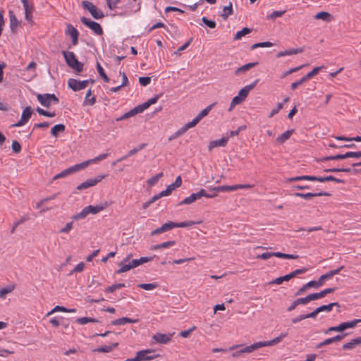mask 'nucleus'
<instances>
[{"label":"nucleus","mask_w":361,"mask_h":361,"mask_svg":"<svg viewBox=\"0 0 361 361\" xmlns=\"http://www.w3.org/2000/svg\"><path fill=\"white\" fill-rule=\"evenodd\" d=\"M200 121V120L195 116L191 121L187 123L185 126L187 130H188L189 128L195 127Z\"/></svg>","instance_id":"nucleus-64"},{"label":"nucleus","mask_w":361,"mask_h":361,"mask_svg":"<svg viewBox=\"0 0 361 361\" xmlns=\"http://www.w3.org/2000/svg\"><path fill=\"white\" fill-rule=\"evenodd\" d=\"M139 82L142 86H147L151 82V78L147 76L140 77Z\"/></svg>","instance_id":"nucleus-63"},{"label":"nucleus","mask_w":361,"mask_h":361,"mask_svg":"<svg viewBox=\"0 0 361 361\" xmlns=\"http://www.w3.org/2000/svg\"><path fill=\"white\" fill-rule=\"evenodd\" d=\"M108 156H109L108 153L101 154L99 156L95 157L94 158H93L92 159H89V160H87V161H85L80 163L81 166H82V169H84L85 168L87 167L90 164L97 163V161L104 160Z\"/></svg>","instance_id":"nucleus-15"},{"label":"nucleus","mask_w":361,"mask_h":361,"mask_svg":"<svg viewBox=\"0 0 361 361\" xmlns=\"http://www.w3.org/2000/svg\"><path fill=\"white\" fill-rule=\"evenodd\" d=\"M36 110L39 115H42L47 117L53 118L56 116L55 111L49 112L40 107H37Z\"/></svg>","instance_id":"nucleus-48"},{"label":"nucleus","mask_w":361,"mask_h":361,"mask_svg":"<svg viewBox=\"0 0 361 361\" xmlns=\"http://www.w3.org/2000/svg\"><path fill=\"white\" fill-rule=\"evenodd\" d=\"M233 12L232 3H229L228 6L224 7L222 16L224 18H228Z\"/></svg>","instance_id":"nucleus-51"},{"label":"nucleus","mask_w":361,"mask_h":361,"mask_svg":"<svg viewBox=\"0 0 361 361\" xmlns=\"http://www.w3.org/2000/svg\"><path fill=\"white\" fill-rule=\"evenodd\" d=\"M14 284H10L0 289V298H4L8 293H11L15 289Z\"/></svg>","instance_id":"nucleus-34"},{"label":"nucleus","mask_w":361,"mask_h":361,"mask_svg":"<svg viewBox=\"0 0 361 361\" xmlns=\"http://www.w3.org/2000/svg\"><path fill=\"white\" fill-rule=\"evenodd\" d=\"M328 194L326 192H307V193H300V192H295L294 193V196L302 197L305 200H310L313 197H317V196H322V195H327Z\"/></svg>","instance_id":"nucleus-21"},{"label":"nucleus","mask_w":361,"mask_h":361,"mask_svg":"<svg viewBox=\"0 0 361 361\" xmlns=\"http://www.w3.org/2000/svg\"><path fill=\"white\" fill-rule=\"evenodd\" d=\"M251 32V29L248 27H244L241 30L238 31L234 37L235 40H240L242 39L243 37L245 36L246 35L249 34Z\"/></svg>","instance_id":"nucleus-36"},{"label":"nucleus","mask_w":361,"mask_h":361,"mask_svg":"<svg viewBox=\"0 0 361 361\" xmlns=\"http://www.w3.org/2000/svg\"><path fill=\"white\" fill-rule=\"evenodd\" d=\"M82 168L81 166V164H75L65 170H63V171H61V173L56 174L54 177V180H56V179H59V178H64V177H66L67 176L71 174V173H73L75 172H77L80 170H82Z\"/></svg>","instance_id":"nucleus-9"},{"label":"nucleus","mask_w":361,"mask_h":361,"mask_svg":"<svg viewBox=\"0 0 361 361\" xmlns=\"http://www.w3.org/2000/svg\"><path fill=\"white\" fill-rule=\"evenodd\" d=\"M199 195L195 193H192L189 197H187L183 200H182L179 204H190L196 200H200Z\"/></svg>","instance_id":"nucleus-30"},{"label":"nucleus","mask_w":361,"mask_h":361,"mask_svg":"<svg viewBox=\"0 0 361 361\" xmlns=\"http://www.w3.org/2000/svg\"><path fill=\"white\" fill-rule=\"evenodd\" d=\"M118 343H114L110 345H103L100 346L96 349L94 350V352L98 353H109L111 352L114 348H116L118 346Z\"/></svg>","instance_id":"nucleus-27"},{"label":"nucleus","mask_w":361,"mask_h":361,"mask_svg":"<svg viewBox=\"0 0 361 361\" xmlns=\"http://www.w3.org/2000/svg\"><path fill=\"white\" fill-rule=\"evenodd\" d=\"M332 278V276L330 274L329 271L325 274L322 275L318 281H316L319 287L322 286L324 281L329 280Z\"/></svg>","instance_id":"nucleus-50"},{"label":"nucleus","mask_w":361,"mask_h":361,"mask_svg":"<svg viewBox=\"0 0 361 361\" xmlns=\"http://www.w3.org/2000/svg\"><path fill=\"white\" fill-rule=\"evenodd\" d=\"M243 99L238 94L234 97L231 102V106L229 108V111H231L235 105L240 104Z\"/></svg>","instance_id":"nucleus-58"},{"label":"nucleus","mask_w":361,"mask_h":361,"mask_svg":"<svg viewBox=\"0 0 361 361\" xmlns=\"http://www.w3.org/2000/svg\"><path fill=\"white\" fill-rule=\"evenodd\" d=\"M150 353V350H144L138 351L137 353V355L139 357V361L152 360L159 356V355H148V354Z\"/></svg>","instance_id":"nucleus-16"},{"label":"nucleus","mask_w":361,"mask_h":361,"mask_svg":"<svg viewBox=\"0 0 361 361\" xmlns=\"http://www.w3.org/2000/svg\"><path fill=\"white\" fill-rule=\"evenodd\" d=\"M91 94H92L91 90H88L86 93V95H85L83 105L92 106L95 104L96 98H95V97H90Z\"/></svg>","instance_id":"nucleus-31"},{"label":"nucleus","mask_w":361,"mask_h":361,"mask_svg":"<svg viewBox=\"0 0 361 361\" xmlns=\"http://www.w3.org/2000/svg\"><path fill=\"white\" fill-rule=\"evenodd\" d=\"M344 331V329H343V322H342L338 326L329 327L327 330H326L324 331V334H328L331 331L339 332V331Z\"/></svg>","instance_id":"nucleus-53"},{"label":"nucleus","mask_w":361,"mask_h":361,"mask_svg":"<svg viewBox=\"0 0 361 361\" xmlns=\"http://www.w3.org/2000/svg\"><path fill=\"white\" fill-rule=\"evenodd\" d=\"M62 54L69 67L78 73L82 71L83 63L77 59L75 54L73 51H62Z\"/></svg>","instance_id":"nucleus-2"},{"label":"nucleus","mask_w":361,"mask_h":361,"mask_svg":"<svg viewBox=\"0 0 361 361\" xmlns=\"http://www.w3.org/2000/svg\"><path fill=\"white\" fill-rule=\"evenodd\" d=\"M293 130H288L276 138V141L281 144L288 140L293 133Z\"/></svg>","instance_id":"nucleus-28"},{"label":"nucleus","mask_w":361,"mask_h":361,"mask_svg":"<svg viewBox=\"0 0 361 361\" xmlns=\"http://www.w3.org/2000/svg\"><path fill=\"white\" fill-rule=\"evenodd\" d=\"M97 322V320L95 319L94 318L87 317H80L76 319V322L81 325H85L89 322L94 323V322Z\"/></svg>","instance_id":"nucleus-44"},{"label":"nucleus","mask_w":361,"mask_h":361,"mask_svg":"<svg viewBox=\"0 0 361 361\" xmlns=\"http://www.w3.org/2000/svg\"><path fill=\"white\" fill-rule=\"evenodd\" d=\"M107 207V203H101L97 205H89L84 207L82 211L72 216L73 220L85 219L87 215L96 214L103 211Z\"/></svg>","instance_id":"nucleus-1"},{"label":"nucleus","mask_w":361,"mask_h":361,"mask_svg":"<svg viewBox=\"0 0 361 361\" xmlns=\"http://www.w3.org/2000/svg\"><path fill=\"white\" fill-rule=\"evenodd\" d=\"M9 18H10V27L12 30L16 29L18 25L19 21L16 18V16L14 15L13 12L12 11H9Z\"/></svg>","instance_id":"nucleus-33"},{"label":"nucleus","mask_w":361,"mask_h":361,"mask_svg":"<svg viewBox=\"0 0 361 361\" xmlns=\"http://www.w3.org/2000/svg\"><path fill=\"white\" fill-rule=\"evenodd\" d=\"M66 34L69 35L72 38V44L73 45H76L78 42V35L79 32L76 28H75L72 25L68 24L67 25V29L66 31Z\"/></svg>","instance_id":"nucleus-12"},{"label":"nucleus","mask_w":361,"mask_h":361,"mask_svg":"<svg viewBox=\"0 0 361 361\" xmlns=\"http://www.w3.org/2000/svg\"><path fill=\"white\" fill-rule=\"evenodd\" d=\"M81 22L92 30V32L97 35H102L103 33L102 26L97 22L92 20L90 18L82 17L80 18Z\"/></svg>","instance_id":"nucleus-3"},{"label":"nucleus","mask_w":361,"mask_h":361,"mask_svg":"<svg viewBox=\"0 0 361 361\" xmlns=\"http://www.w3.org/2000/svg\"><path fill=\"white\" fill-rule=\"evenodd\" d=\"M296 300L298 305H305L313 300L311 294H309L305 298H300Z\"/></svg>","instance_id":"nucleus-57"},{"label":"nucleus","mask_w":361,"mask_h":361,"mask_svg":"<svg viewBox=\"0 0 361 361\" xmlns=\"http://www.w3.org/2000/svg\"><path fill=\"white\" fill-rule=\"evenodd\" d=\"M202 21L209 28H215L216 23L214 20H209L206 17H202Z\"/></svg>","instance_id":"nucleus-59"},{"label":"nucleus","mask_w":361,"mask_h":361,"mask_svg":"<svg viewBox=\"0 0 361 361\" xmlns=\"http://www.w3.org/2000/svg\"><path fill=\"white\" fill-rule=\"evenodd\" d=\"M163 173L161 172L159 173H157L156 176L149 178L147 181L148 186L151 187L155 185L159 181V180L163 176Z\"/></svg>","instance_id":"nucleus-41"},{"label":"nucleus","mask_w":361,"mask_h":361,"mask_svg":"<svg viewBox=\"0 0 361 361\" xmlns=\"http://www.w3.org/2000/svg\"><path fill=\"white\" fill-rule=\"evenodd\" d=\"M38 102L44 107H49L51 105V102L47 97V94H39L37 95Z\"/></svg>","instance_id":"nucleus-26"},{"label":"nucleus","mask_w":361,"mask_h":361,"mask_svg":"<svg viewBox=\"0 0 361 361\" xmlns=\"http://www.w3.org/2000/svg\"><path fill=\"white\" fill-rule=\"evenodd\" d=\"M96 68H97V72H98L99 75L101 76V78L105 82H108L109 81V78L105 73L104 68L102 67L101 64L99 62L97 63Z\"/></svg>","instance_id":"nucleus-40"},{"label":"nucleus","mask_w":361,"mask_h":361,"mask_svg":"<svg viewBox=\"0 0 361 361\" xmlns=\"http://www.w3.org/2000/svg\"><path fill=\"white\" fill-rule=\"evenodd\" d=\"M257 64V63H246L239 68H238L235 71V75H240L243 73H245L246 71H247L248 70H250V68L255 67L256 65Z\"/></svg>","instance_id":"nucleus-24"},{"label":"nucleus","mask_w":361,"mask_h":361,"mask_svg":"<svg viewBox=\"0 0 361 361\" xmlns=\"http://www.w3.org/2000/svg\"><path fill=\"white\" fill-rule=\"evenodd\" d=\"M273 47V43L270 42H259L253 44L252 46V49H255L259 47Z\"/></svg>","instance_id":"nucleus-54"},{"label":"nucleus","mask_w":361,"mask_h":361,"mask_svg":"<svg viewBox=\"0 0 361 361\" xmlns=\"http://www.w3.org/2000/svg\"><path fill=\"white\" fill-rule=\"evenodd\" d=\"M310 287H314L315 288H318L319 286L316 281H310L298 290V292L296 293V295H301L303 292H305L307 288H310Z\"/></svg>","instance_id":"nucleus-25"},{"label":"nucleus","mask_w":361,"mask_h":361,"mask_svg":"<svg viewBox=\"0 0 361 361\" xmlns=\"http://www.w3.org/2000/svg\"><path fill=\"white\" fill-rule=\"evenodd\" d=\"M285 13L286 11H274L268 16V18L269 19L274 20L277 18L281 17Z\"/></svg>","instance_id":"nucleus-55"},{"label":"nucleus","mask_w":361,"mask_h":361,"mask_svg":"<svg viewBox=\"0 0 361 361\" xmlns=\"http://www.w3.org/2000/svg\"><path fill=\"white\" fill-rule=\"evenodd\" d=\"M324 66H317L314 67L312 71L309 72L307 75L301 78L300 80L293 82L291 84V89L295 90L298 86L302 85L304 82H305L307 80L312 78L313 76L316 75L320 70L324 68Z\"/></svg>","instance_id":"nucleus-5"},{"label":"nucleus","mask_w":361,"mask_h":361,"mask_svg":"<svg viewBox=\"0 0 361 361\" xmlns=\"http://www.w3.org/2000/svg\"><path fill=\"white\" fill-rule=\"evenodd\" d=\"M315 19H320L326 22H330L331 20V15L326 11H321L317 13L314 16Z\"/></svg>","instance_id":"nucleus-29"},{"label":"nucleus","mask_w":361,"mask_h":361,"mask_svg":"<svg viewBox=\"0 0 361 361\" xmlns=\"http://www.w3.org/2000/svg\"><path fill=\"white\" fill-rule=\"evenodd\" d=\"M12 150L14 153H19L21 151V145L17 140H13L12 142Z\"/></svg>","instance_id":"nucleus-62"},{"label":"nucleus","mask_w":361,"mask_h":361,"mask_svg":"<svg viewBox=\"0 0 361 361\" xmlns=\"http://www.w3.org/2000/svg\"><path fill=\"white\" fill-rule=\"evenodd\" d=\"M249 88L245 85L238 92V95L244 100L250 92Z\"/></svg>","instance_id":"nucleus-60"},{"label":"nucleus","mask_w":361,"mask_h":361,"mask_svg":"<svg viewBox=\"0 0 361 361\" xmlns=\"http://www.w3.org/2000/svg\"><path fill=\"white\" fill-rule=\"evenodd\" d=\"M200 222L198 221V222H195V221H183V222H180V223H176V228H185V227H190V226H192L193 225H195V224H200Z\"/></svg>","instance_id":"nucleus-46"},{"label":"nucleus","mask_w":361,"mask_h":361,"mask_svg":"<svg viewBox=\"0 0 361 361\" xmlns=\"http://www.w3.org/2000/svg\"><path fill=\"white\" fill-rule=\"evenodd\" d=\"M89 82V80H78L74 78H70L68 80V86L73 91L76 92L86 88Z\"/></svg>","instance_id":"nucleus-6"},{"label":"nucleus","mask_w":361,"mask_h":361,"mask_svg":"<svg viewBox=\"0 0 361 361\" xmlns=\"http://www.w3.org/2000/svg\"><path fill=\"white\" fill-rule=\"evenodd\" d=\"M82 6L84 8L87 9L95 19H100L104 16L102 11L99 9L92 3L85 1H82Z\"/></svg>","instance_id":"nucleus-4"},{"label":"nucleus","mask_w":361,"mask_h":361,"mask_svg":"<svg viewBox=\"0 0 361 361\" xmlns=\"http://www.w3.org/2000/svg\"><path fill=\"white\" fill-rule=\"evenodd\" d=\"M32 114V110L30 106H26L23 111L21 118L18 122L13 124L12 127H21L25 125L30 120Z\"/></svg>","instance_id":"nucleus-8"},{"label":"nucleus","mask_w":361,"mask_h":361,"mask_svg":"<svg viewBox=\"0 0 361 361\" xmlns=\"http://www.w3.org/2000/svg\"><path fill=\"white\" fill-rule=\"evenodd\" d=\"M65 130V126L63 124H56L51 129V134L56 137L58 133H63Z\"/></svg>","instance_id":"nucleus-37"},{"label":"nucleus","mask_w":361,"mask_h":361,"mask_svg":"<svg viewBox=\"0 0 361 361\" xmlns=\"http://www.w3.org/2000/svg\"><path fill=\"white\" fill-rule=\"evenodd\" d=\"M152 259V257H141L139 259H135L131 260L130 262H131L133 268H135L144 263H147V262L151 261Z\"/></svg>","instance_id":"nucleus-23"},{"label":"nucleus","mask_w":361,"mask_h":361,"mask_svg":"<svg viewBox=\"0 0 361 361\" xmlns=\"http://www.w3.org/2000/svg\"><path fill=\"white\" fill-rule=\"evenodd\" d=\"M334 306L339 307L338 302H331L328 305H323L317 307V311L319 312H331Z\"/></svg>","instance_id":"nucleus-32"},{"label":"nucleus","mask_w":361,"mask_h":361,"mask_svg":"<svg viewBox=\"0 0 361 361\" xmlns=\"http://www.w3.org/2000/svg\"><path fill=\"white\" fill-rule=\"evenodd\" d=\"M228 141V137H222L219 140L211 141L209 144V149H212L216 147H224Z\"/></svg>","instance_id":"nucleus-20"},{"label":"nucleus","mask_w":361,"mask_h":361,"mask_svg":"<svg viewBox=\"0 0 361 361\" xmlns=\"http://www.w3.org/2000/svg\"><path fill=\"white\" fill-rule=\"evenodd\" d=\"M132 255H128L126 258H124L120 263L119 267L120 269L116 271L117 274H121L123 272H126L131 269H133L132 267L131 262H129L130 258L131 257Z\"/></svg>","instance_id":"nucleus-10"},{"label":"nucleus","mask_w":361,"mask_h":361,"mask_svg":"<svg viewBox=\"0 0 361 361\" xmlns=\"http://www.w3.org/2000/svg\"><path fill=\"white\" fill-rule=\"evenodd\" d=\"M172 336L173 334L157 333L153 336L152 338L159 344H166L171 340Z\"/></svg>","instance_id":"nucleus-11"},{"label":"nucleus","mask_w":361,"mask_h":361,"mask_svg":"<svg viewBox=\"0 0 361 361\" xmlns=\"http://www.w3.org/2000/svg\"><path fill=\"white\" fill-rule=\"evenodd\" d=\"M347 158H348V156H347V152H346L345 154H336L334 156H329V157H324L322 159V161L338 160V159H347Z\"/></svg>","instance_id":"nucleus-43"},{"label":"nucleus","mask_w":361,"mask_h":361,"mask_svg":"<svg viewBox=\"0 0 361 361\" xmlns=\"http://www.w3.org/2000/svg\"><path fill=\"white\" fill-rule=\"evenodd\" d=\"M105 177H106V175H99L94 178L87 179V180H85V181L82 182L81 184H80L77 187V189L82 190L88 188L90 187H93V186L96 185L97 183H99V182H101Z\"/></svg>","instance_id":"nucleus-7"},{"label":"nucleus","mask_w":361,"mask_h":361,"mask_svg":"<svg viewBox=\"0 0 361 361\" xmlns=\"http://www.w3.org/2000/svg\"><path fill=\"white\" fill-rule=\"evenodd\" d=\"M361 322V319H354L350 322H343V329L354 328L358 323Z\"/></svg>","instance_id":"nucleus-39"},{"label":"nucleus","mask_w":361,"mask_h":361,"mask_svg":"<svg viewBox=\"0 0 361 361\" xmlns=\"http://www.w3.org/2000/svg\"><path fill=\"white\" fill-rule=\"evenodd\" d=\"M36 67H37L36 63L34 61H32L23 70L24 72H25V71H32V72L28 80H31L32 78H33L34 77H35L37 75L36 72H35Z\"/></svg>","instance_id":"nucleus-35"},{"label":"nucleus","mask_w":361,"mask_h":361,"mask_svg":"<svg viewBox=\"0 0 361 361\" xmlns=\"http://www.w3.org/2000/svg\"><path fill=\"white\" fill-rule=\"evenodd\" d=\"M213 104H210L205 109L202 110L196 116L201 121L204 116H206L211 111Z\"/></svg>","instance_id":"nucleus-49"},{"label":"nucleus","mask_w":361,"mask_h":361,"mask_svg":"<svg viewBox=\"0 0 361 361\" xmlns=\"http://www.w3.org/2000/svg\"><path fill=\"white\" fill-rule=\"evenodd\" d=\"M138 322V319H131L128 317H121L117 319H115L112 322V324L115 326H121V325H125L126 324L130 323V324H135Z\"/></svg>","instance_id":"nucleus-18"},{"label":"nucleus","mask_w":361,"mask_h":361,"mask_svg":"<svg viewBox=\"0 0 361 361\" xmlns=\"http://www.w3.org/2000/svg\"><path fill=\"white\" fill-rule=\"evenodd\" d=\"M302 51H303V49H302V48H297V49L292 48V49H289L287 50L281 51L278 52L276 54V56L278 58H280V57H283V56H286L298 54L302 53Z\"/></svg>","instance_id":"nucleus-17"},{"label":"nucleus","mask_w":361,"mask_h":361,"mask_svg":"<svg viewBox=\"0 0 361 361\" xmlns=\"http://www.w3.org/2000/svg\"><path fill=\"white\" fill-rule=\"evenodd\" d=\"M274 257L283 258V259H296L298 258L297 255H290V254H285L280 252H276L274 254Z\"/></svg>","instance_id":"nucleus-52"},{"label":"nucleus","mask_w":361,"mask_h":361,"mask_svg":"<svg viewBox=\"0 0 361 361\" xmlns=\"http://www.w3.org/2000/svg\"><path fill=\"white\" fill-rule=\"evenodd\" d=\"M334 290H335L334 288H326L319 293H312L311 295H312V300H318V299H320V298L324 297L326 295H327L329 293H333Z\"/></svg>","instance_id":"nucleus-22"},{"label":"nucleus","mask_w":361,"mask_h":361,"mask_svg":"<svg viewBox=\"0 0 361 361\" xmlns=\"http://www.w3.org/2000/svg\"><path fill=\"white\" fill-rule=\"evenodd\" d=\"M320 182L324 183L326 181H334L338 183H343V180L339 178H336L332 176H320Z\"/></svg>","instance_id":"nucleus-45"},{"label":"nucleus","mask_w":361,"mask_h":361,"mask_svg":"<svg viewBox=\"0 0 361 361\" xmlns=\"http://www.w3.org/2000/svg\"><path fill=\"white\" fill-rule=\"evenodd\" d=\"M212 191L220 192H231L237 190V185H221L217 187H214L210 189Z\"/></svg>","instance_id":"nucleus-19"},{"label":"nucleus","mask_w":361,"mask_h":361,"mask_svg":"<svg viewBox=\"0 0 361 361\" xmlns=\"http://www.w3.org/2000/svg\"><path fill=\"white\" fill-rule=\"evenodd\" d=\"M147 109V104H145V102L142 103V104L137 105V106L133 108L134 111L136 115L138 114L142 113Z\"/></svg>","instance_id":"nucleus-61"},{"label":"nucleus","mask_w":361,"mask_h":361,"mask_svg":"<svg viewBox=\"0 0 361 361\" xmlns=\"http://www.w3.org/2000/svg\"><path fill=\"white\" fill-rule=\"evenodd\" d=\"M24 10H25V19L28 21H31L32 18V13L34 11V7L32 5H30L27 0H20Z\"/></svg>","instance_id":"nucleus-13"},{"label":"nucleus","mask_w":361,"mask_h":361,"mask_svg":"<svg viewBox=\"0 0 361 361\" xmlns=\"http://www.w3.org/2000/svg\"><path fill=\"white\" fill-rule=\"evenodd\" d=\"M344 336H345V335H336L334 337L326 338L324 341H323L322 342L319 343L316 345V348H321L324 345H327L331 344L334 342L339 341L342 340L344 338Z\"/></svg>","instance_id":"nucleus-14"},{"label":"nucleus","mask_w":361,"mask_h":361,"mask_svg":"<svg viewBox=\"0 0 361 361\" xmlns=\"http://www.w3.org/2000/svg\"><path fill=\"white\" fill-rule=\"evenodd\" d=\"M176 188L172 185L171 184L169 185L167 188L164 190H162L159 192V196H168L171 194V192L175 190Z\"/></svg>","instance_id":"nucleus-56"},{"label":"nucleus","mask_w":361,"mask_h":361,"mask_svg":"<svg viewBox=\"0 0 361 361\" xmlns=\"http://www.w3.org/2000/svg\"><path fill=\"white\" fill-rule=\"evenodd\" d=\"M158 286L157 283H140L138 287L145 290H151L156 288Z\"/></svg>","instance_id":"nucleus-47"},{"label":"nucleus","mask_w":361,"mask_h":361,"mask_svg":"<svg viewBox=\"0 0 361 361\" xmlns=\"http://www.w3.org/2000/svg\"><path fill=\"white\" fill-rule=\"evenodd\" d=\"M126 285L124 283H119L116 284H114L112 286H108L105 288L104 291L106 293H113L117 289H120L121 288L125 287Z\"/></svg>","instance_id":"nucleus-42"},{"label":"nucleus","mask_w":361,"mask_h":361,"mask_svg":"<svg viewBox=\"0 0 361 361\" xmlns=\"http://www.w3.org/2000/svg\"><path fill=\"white\" fill-rule=\"evenodd\" d=\"M257 349H258V346H257V343L256 342L250 345L242 348L240 350V353H242V354L243 353H252L254 350H257Z\"/></svg>","instance_id":"nucleus-38"}]
</instances>
